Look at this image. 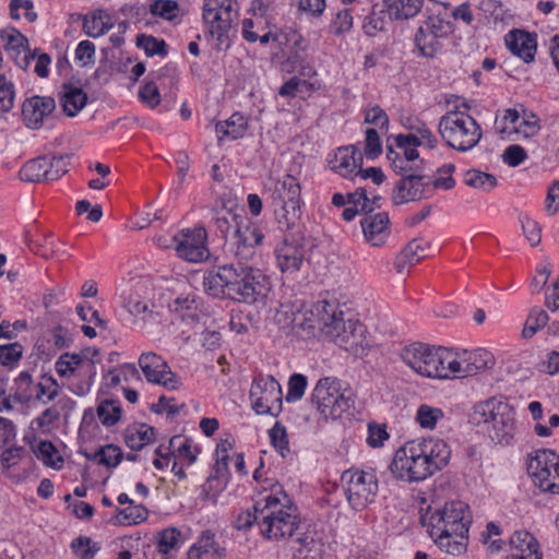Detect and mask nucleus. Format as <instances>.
Wrapping results in <instances>:
<instances>
[{
	"label": "nucleus",
	"instance_id": "nucleus-1",
	"mask_svg": "<svg viewBox=\"0 0 559 559\" xmlns=\"http://www.w3.org/2000/svg\"><path fill=\"white\" fill-rule=\"evenodd\" d=\"M203 288L213 297H226L248 306L265 305L271 290L270 277L248 263H226L207 270Z\"/></svg>",
	"mask_w": 559,
	"mask_h": 559
},
{
	"label": "nucleus",
	"instance_id": "nucleus-2",
	"mask_svg": "<svg viewBox=\"0 0 559 559\" xmlns=\"http://www.w3.org/2000/svg\"><path fill=\"white\" fill-rule=\"evenodd\" d=\"M450 457L451 450L442 439H415L395 452L391 472L400 480L420 481L442 469Z\"/></svg>",
	"mask_w": 559,
	"mask_h": 559
},
{
	"label": "nucleus",
	"instance_id": "nucleus-3",
	"mask_svg": "<svg viewBox=\"0 0 559 559\" xmlns=\"http://www.w3.org/2000/svg\"><path fill=\"white\" fill-rule=\"evenodd\" d=\"M299 526L298 509L280 487L263 498L259 528L264 538H295L300 546L306 547L310 544L309 537L298 533Z\"/></svg>",
	"mask_w": 559,
	"mask_h": 559
},
{
	"label": "nucleus",
	"instance_id": "nucleus-4",
	"mask_svg": "<svg viewBox=\"0 0 559 559\" xmlns=\"http://www.w3.org/2000/svg\"><path fill=\"white\" fill-rule=\"evenodd\" d=\"M471 522L468 506L462 501H450L430 514L428 533L448 554L460 555L466 548Z\"/></svg>",
	"mask_w": 559,
	"mask_h": 559
},
{
	"label": "nucleus",
	"instance_id": "nucleus-5",
	"mask_svg": "<svg viewBox=\"0 0 559 559\" xmlns=\"http://www.w3.org/2000/svg\"><path fill=\"white\" fill-rule=\"evenodd\" d=\"M469 421L497 444L509 445L514 439L515 412L506 402L489 399L477 403L469 416Z\"/></svg>",
	"mask_w": 559,
	"mask_h": 559
},
{
	"label": "nucleus",
	"instance_id": "nucleus-6",
	"mask_svg": "<svg viewBox=\"0 0 559 559\" xmlns=\"http://www.w3.org/2000/svg\"><path fill=\"white\" fill-rule=\"evenodd\" d=\"M311 314L321 333L340 346L348 344L362 328L355 316L336 300H319Z\"/></svg>",
	"mask_w": 559,
	"mask_h": 559
},
{
	"label": "nucleus",
	"instance_id": "nucleus-7",
	"mask_svg": "<svg viewBox=\"0 0 559 559\" xmlns=\"http://www.w3.org/2000/svg\"><path fill=\"white\" fill-rule=\"evenodd\" d=\"M439 133L448 146L467 152L475 147L483 131L477 121L465 111L450 110L439 121Z\"/></svg>",
	"mask_w": 559,
	"mask_h": 559
},
{
	"label": "nucleus",
	"instance_id": "nucleus-8",
	"mask_svg": "<svg viewBox=\"0 0 559 559\" xmlns=\"http://www.w3.org/2000/svg\"><path fill=\"white\" fill-rule=\"evenodd\" d=\"M300 185L292 175H285L275 185L273 192L274 214L278 227L284 231L299 228L301 219Z\"/></svg>",
	"mask_w": 559,
	"mask_h": 559
},
{
	"label": "nucleus",
	"instance_id": "nucleus-9",
	"mask_svg": "<svg viewBox=\"0 0 559 559\" xmlns=\"http://www.w3.org/2000/svg\"><path fill=\"white\" fill-rule=\"evenodd\" d=\"M233 0L204 1L203 21L217 50H227L230 46V37L235 33L234 23L237 20Z\"/></svg>",
	"mask_w": 559,
	"mask_h": 559
},
{
	"label": "nucleus",
	"instance_id": "nucleus-10",
	"mask_svg": "<svg viewBox=\"0 0 559 559\" xmlns=\"http://www.w3.org/2000/svg\"><path fill=\"white\" fill-rule=\"evenodd\" d=\"M354 394L342 389L336 378L320 379L311 394V402L325 419H337L354 405Z\"/></svg>",
	"mask_w": 559,
	"mask_h": 559
},
{
	"label": "nucleus",
	"instance_id": "nucleus-11",
	"mask_svg": "<svg viewBox=\"0 0 559 559\" xmlns=\"http://www.w3.org/2000/svg\"><path fill=\"white\" fill-rule=\"evenodd\" d=\"M341 484L348 504L355 511H362L376 501L379 484L373 471L346 469L341 475Z\"/></svg>",
	"mask_w": 559,
	"mask_h": 559
},
{
	"label": "nucleus",
	"instance_id": "nucleus-12",
	"mask_svg": "<svg viewBox=\"0 0 559 559\" xmlns=\"http://www.w3.org/2000/svg\"><path fill=\"white\" fill-rule=\"evenodd\" d=\"M527 473L540 490L559 495V455L548 449H540L528 455Z\"/></svg>",
	"mask_w": 559,
	"mask_h": 559
},
{
	"label": "nucleus",
	"instance_id": "nucleus-13",
	"mask_svg": "<svg viewBox=\"0 0 559 559\" xmlns=\"http://www.w3.org/2000/svg\"><path fill=\"white\" fill-rule=\"evenodd\" d=\"M263 239L264 234L261 228L247 218L246 223H242L227 238L225 251L237 260L236 263H248L257 257L258 247Z\"/></svg>",
	"mask_w": 559,
	"mask_h": 559
},
{
	"label": "nucleus",
	"instance_id": "nucleus-14",
	"mask_svg": "<svg viewBox=\"0 0 559 559\" xmlns=\"http://www.w3.org/2000/svg\"><path fill=\"white\" fill-rule=\"evenodd\" d=\"M282 388L273 376H258L250 389V400L258 415L276 417L282 412Z\"/></svg>",
	"mask_w": 559,
	"mask_h": 559
},
{
	"label": "nucleus",
	"instance_id": "nucleus-15",
	"mask_svg": "<svg viewBox=\"0 0 559 559\" xmlns=\"http://www.w3.org/2000/svg\"><path fill=\"white\" fill-rule=\"evenodd\" d=\"M138 362L147 382L171 391L178 390L182 385L181 379L171 371L160 355L145 352L140 355Z\"/></svg>",
	"mask_w": 559,
	"mask_h": 559
},
{
	"label": "nucleus",
	"instance_id": "nucleus-16",
	"mask_svg": "<svg viewBox=\"0 0 559 559\" xmlns=\"http://www.w3.org/2000/svg\"><path fill=\"white\" fill-rule=\"evenodd\" d=\"M438 347L415 342L401 350V359L417 374L435 379L436 356Z\"/></svg>",
	"mask_w": 559,
	"mask_h": 559
},
{
	"label": "nucleus",
	"instance_id": "nucleus-17",
	"mask_svg": "<svg viewBox=\"0 0 559 559\" xmlns=\"http://www.w3.org/2000/svg\"><path fill=\"white\" fill-rule=\"evenodd\" d=\"M178 255L189 262L198 263L209 257L206 230L203 227L182 230L173 238Z\"/></svg>",
	"mask_w": 559,
	"mask_h": 559
},
{
	"label": "nucleus",
	"instance_id": "nucleus-18",
	"mask_svg": "<svg viewBox=\"0 0 559 559\" xmlns=\"http://www.w3.org/2000/svg\"><path fill=\"white\" fill-rule=\"evenodd\" d=\"M276 265L283 274H296L305 261L306 248L304 238L294 234L286 235L275 249Z\"/></svg>",
	"mask_w": 559,
	"mask_h": 559
},
{
	"label": "nucleus",
	"instance_id": "nucleus-19",
	"mask_svg": "<svg viewBox=\"0 0 559 559\" xmlns=\"http://www.w3.org/2000/svg\"><path fill=\"white\" fill-rule=\"evenodd\" d=\"M423 173L401 177L392 191V202L395 205L428 199L431 193L430 182L426 181Z\"/></svg>",
	"mask_w": 559,
	"mask_h": 559
},
{
	"label": "nucleus",
	"instance_id": "nucleus-20",
	"mask_svg": "<svg viewBox=\"0 0 559 559\" xmlns=\"http://www.w3.org/2000/svg\"><path fill=\"white\" fill-rule=\"evenodd\" d=\"M56 108V102L48 96H32L25 99L22 106V116L28 128L37 129L41 127L45 117L52 114Z\"/></svg>",
	"mask_w": 559,
	"mask_h": 559
},
{
	"label": "nucleus",
	"instance_id": "nucleus-21",
	"mask_svg": "<svg viewBox=\"0 0 559 559\" xmlns=\"http://www.w3.org/2000/svg\"><path fill=\"white\" fill-rule=\"evenodd\" d=\"M362 153L354 145L338 147L334 158L329 160L331 170L344 178L356 176V171L362 166Z\"/></svg>",
	"mask_w": 559,
	"mask_h": 559
},
{
	"label": "nucleus",
	"instance_id": "nucleus-22",
	"mask_svg": "<svg viewBox=\"0 0 559 559\" xmlns=\"http://www.w3.org/2000/svg\"><path fill=\"white\" fill-rule=\"evenodd\" d=\"M504 43L508 49L524 62L530 63L534 60L537 48L536 34L513 29L506 35Z\"/></svg>",
	"mask_w": 559,
	"mask_h": 559
},
{
	"label": "nucleus",
	"instance_id": "nucleus-23",
	"mask_svg": "<svg viewBox=\"0 0 559 559\" xmlns=\"http://www.w3.org/2000/svg\"><path fill=\"white\" fill-rule=\"evenodd\" d=\"M461 350L438 347L436 356L435 379L462 378Z\"/></svg>",
	"mask_w": 559,
	"mask_h": 559
},
{
	"label": "nucleus",
	"instance_id": "nucleus-24",
	"mask_svg": "<svg viewBox=\"0 0 559 559\" xmlns=\"http://www.w3.org/2000/svg\"><path fill=\"white\" fill-rule=\"evenodd\" d=\"M364 236L372 246L382 245L390 234L389 215L385 212L367 214L360 222Z\"/></svg>",
	"mask_w": 559,
	"mask_h": 559
},
{
	"label": "nucleus",
	"instance_id": "nucleus-25",
	"mask_svg": "<svg viewBox=\"0 0 559 559\" xmlns=\"http://www.w3.org/2000/svg\"><path fill=\"white\" fill-rule=\"evenodd\" d=\"M462 378L477 374L478 372L489 369L495 365V358L491 353L484 348L474 350H461Z\"/></svg>",
	"mask_w": 559,
	"mask_h": 559
},
{
	"label": "nucleus",
	"instance_id": "nucleus-26",
	"mask_svg": "<svg viewBox=\"0 0 559 559\" xmlns=\"http://www.w3.org/2000/svg\"><path fill=\"white\" fill-rule=\"evenodd\" d=\"M429 242L424 239H413L395 258L394 267L397 273H403L404 270L419 262L428 255Z\"/></svg>",
	"mask_w": 559,
	"mask_h": 559
},
{
	"label": "nucleus",
	"instance_id": "nucleus-27",
	"mask_svg": "<svg viewBox=\"0 0 559 559\" xmlns=\"http://www.w3.org/2000/svg\"><path fill=\"white\" fill-rule=\"evenodd\" d=\"M448 7L432 11L420 24L426 32L437 34V37L447 38L454 31L453 23L449 20Z\"/></svg>",
	"mask_w": 559,
	"mask_h": 559
},
{
	"label": "nucleus",
	"instance_id": "nucleus-28",
	"mask_svg": "<svg viewBox=\"0 0 559 559\" xmlns=\"http://www.w3.org/2000/svg\"><path fill=\"white\" fill-rule=\"evenodd\" d=\"M60 100L64 112L69 117H74L85 107L87 95L79 86L63 84Z\"/></svg>",
	"mask_w": 559,
	"mask_h": 559
},
{
	"label": "nucleus",
	"instance_id": "nucleus-29",
	"mask_svg": "<svg viewBox=\"0 0 559 559\" xmlns=\"http://www.w3.org/2000/svg\"><path fill=\"white\" fill-rule=\"evenodd\" d=\"M155 438V429L146 424L130 425L124 431V442L132 451H140Z\"/></svg>",
	"mask_w": 559,
	"mask_h": 559
},
{
	"label": "nucleus",
	"instance_id": "nucleus-30",
	"mask_svg": "<svg viewBox=\"0 0 559 559\" xmlns=\"http://www.w3.org/2000/svg\"><path fill=\"white\" fill-rule=\"evenodd\" d=\"M20 178L26 182L50 181L48 156H39L25 163L20 170Z\"/></svg>",
	"mask_w": 559,
	"mask_h": 559
},
{
	"label": "nucleus",
	"instance_id": "nucleus-31",
	"mask_svg": "<svg viewBox=\"0 0 559 559\" xmlns=\"http://www.w3.org/2000/svg\"><path fill=\"white\" fill-rule=\"evenodd\" d=\"M246 216L231 211H219L215 213L213 224L215 230L221 234L226 242L230 234L234 233L235 229H238L242 223H246Z\"/></svg>",
	"mask_w": 559,
	"mask_h": 559
},
{
	"label": "nucleus",
	"instance_id": "nucleus-32",
	"mask_svg": "<svg viewBox=\"0 0 559 559\" xmlns=\"http://www.w3.org/2000/svg\"><path fill=\"white\" fill-rule=\"evenodd\" d=\"M246 129L247 120L245 116L239 112L233 114L225 121H218L215 126V130L218 134V141H222L224 136H228L233 140L242 138Z\"/></svg>",
	"mask_w": 559,
	"mask_h": 559
},
{
	"label": "nucleus",
	"instance_id": "nucleus-33",
	"mask_svg": "<svg viewBox=\"0 0 559 559\" xmlns=\"http://www.w3.org/2000/svg\"><path fill=\"white\" fill-rule=\"evenodd\" d=\"M71 404H73V401L69 397L59 400L56 404L46 408L38 417H36L33 420V424L44 432L50 431L58 424L61 416V409L67 408Z\"/></svg>",
	"mask_w": 559,
	"mask_h": 559
},
{
	"label": "nucleus",
	"instance_id": "nucleus-34",
	"mask_svg": "<svg viewBox=\"0 0 559 559\" xmlns=\"http://www.w3.org/2000/svg\"><path fill=\"white\" fill-rule=\"evenodd\" d=\"M111 17L105 11L92 12L83 21V31L90 37H99L112 27Z\"/></svg>",
	"mask_w": 559,
	"mask_h": 559
},
{
	"label": "nucleus",
	"instance_id": "nucleus-35",
	"mask_svg": "<svg viewBox=\"0 0 559 559\" xmlns=\"http://www.w3.org/2000/svg\"><path fill=\"white\" fill-rule=\"evenodd\" d=\"M443 38L437 37V34L426 32L419 26L415 34V46L421 57L433 58L441 49Z\"/></svg>",
	"mask_w": 559,
	"mask_h": 559
},
{
	"label": "nucleus",
	"instance_id": "nucleus-36",
	"mask_svg": "<svg viewBox=\"0 0 559 559\" xmlns=\"http://www.w3.org/2000/svg\"><path fill=\"white\" fill-rule=\"evenodd\" d=\"M388 141H392V143H390L389 145H392L395 148V153H397L400 157L404 158V160H423L419 157V153L417 151L419 142L416 140L414 135L401 133L391 136Z\"/></svg>",
	"mask_w": 559,
	"mask_h": 559
},
{
	"label": "nucleus",
	"instance_id": "nucleus-37",
	"mask_svg": "<svg viewBox=\"0 0 559 559\" xmlns=\"http://www.w3.org/2000/svg\"><path fill=\"white\" fill-rule=\"evenodd\" d=\"M84 455L87 460L94 461L98 465H104L109 468L117 467L123 457L121 449L115 444L99 447L93 453L85 452Z\"/></svg>",
	"mask_w": 559,
	"mask_h": 559
},
{
	"label": "nucleus",
	"instance_id": "nucleus-38",
	"mask_svg": "<svg viewBox=\"0 0 559 559\" xmlns=\"http://www.w3.org/2000/svg\"><path fill=\"white\" fill-rule=\"evenodd\" d=\"M173 312L178 313L182 320H199V299L192 293L181 294L169 304Z\"/></svg>",
	"mask_w": 559,
	"mask_h": 559
},
{
	"label": "nucleus",
	"instance_id": "nucleus-39",
	"mask_svg": "<svg viewBox=\"0 0 559 559\" xmlns=\"http://www.w3.org/2000/svg\"><path fill=\"white\" fill-rule=\"evenodd\" d=\"M509 551H528V555L543 557L537 539L527 531H516L509 539Z\"/></svg>",
	"mask_w": 559,
	"mask_h": 559
},
{
	"label": "nucleus",
	"instance_id": "nucleus-40",
	"mask_svg": "<svg viewBox=\"0 0 559 559\" xmlns=\"http://www.w3.org/2000/svg\"><path fill=\"white\" fill-rule=\"evenodd\" d=\"M424 0H383L384 7L395 20H408L418 14Z\"/></svg>",
	"mask_w": 559,
	"mask_h": 559
},
{
	"label": "nucleus",
	"instance_id": "nucleus-41",
	"mask_svg": "<svg viewBox=\"0 0 559 559\" xmlns=\"http://www.w3.org/2000/svg\"><path fill=\"white\" fill-rule=\"evenodd\" d=\"M386 158L391 163V167L394 173L401 177L423 173L424 170V160H404V158L400 157V155L395 153V148L392 145H388L386 147Z\"/></svg>",
	"mask_w": 559,
	"mask_h": 559
},
{
	"label": "nucleus",
	"instance_id": "nucleus-42",
	"mask_svg": "<svg viewBox=\"0 0 559 559\" xmlns=\"http://www.w3.org/2000/svg\"><path fill=\"white\" fill-rule=\"evenodd\" d=\"M392 19H394V15L389 12V9L385 8V10H377V8L373 7L371 13L366 17L362 25L365 34L368 36H376L378 33L385 29Z\"/></svg>",
	"mask_w": 559,
	"mask_h": 559
},
{
	"label": "nucleus",
	"instance_id": "nucleus-43",
	"mask_svg": "<svg viewBox=\"0 0 559 559\" xmlns=\"http://www.w3.org/2000/svg\"><path fill=\"white\" fill-rule=\"evenodd\" d=\"M87 353H90V349L84 350L83 354L66 353L63 356L68 360L69 367L75 376L78 372L82 376H90L91 378H95V361L92 358H87Z\"/></svg>",
	"mask_w": 559,
	"mask_h": 559
},
{
	"label": "nucleus",
	"instance_id": "nucleus-44",
	"mask_svg": "<svg viewBox=\"0 0 559 559\" xmlns=\"http://www.w3.org/2000/svg\"><path fill=\"white\" fill-rule=\"evenodd\" d=\"M27 43V38L14 28L0 29V46L2 45L8 52H26Z\"/></svg>",
	"mask_w": 559,
	"mask_h": 559
},
{
	"label": "nucleus",
	"instance_id": "nucleus-45",
	"mask_svg": "<svg viewBox=\"0 0 559 559\" xmlns=\"http://www.w3.org/2000/svg\"><path fill=\"white\" fill-rule=\"evenodd\" d=\"M464 183L468 187L488 192L497 186V179L491 174L471 169L464 175Z\"/></svg>",
	"mask_w": 559,
	"mask_h": 559
},
{
	"label": "nucleus",
	"instance_id": "nucleus-46",
	"mask_svg": "<svg viewBox=\"0 0 559 559\" xmlns=\"http://www.w3.org/2000/svg\"><path fill=\"white\" fill-rule=\"evenodd\" d=\"M136 46L144 50L148 57H165L168 53L167 44L152 35L141 34L136 36Z\"/></svg>",
	"mask_w": 559,
	"mask_h": 559
},
{
	"label": "nucleus",
	"instance_id": "nucleus-47",
	"mask_svg": "<svg viewBox=\"0 0 559 559\" xmlns=\"http://www.w3.org/2000/svg\"><path fill=\"white\" fill-rule=\"evenodd\" d=\"M225 486L226 476H222L214 472V474H211L207 477L205 484L202 486L200 497L203 500H209L215 503L218 495L225 489Z\"/></svg>",
	"mask_w": 559,
	"mask_h": 559
},
{
	"label": "nucleus",
	"instance_id": "nucleus-48",
	"mask_svg": "<svg viewBox=\"0 0 559 559\" xmlns=\"http://www.w3.org/2000/svg\"><path fill=\"white\" fill-rule=\"evenodd\" d=\"M124 306L130 314L140 317L143 322L156 321L157 313L150 309L148 304L141 300L138 296L130 295Z\"/></svg>",
	"mask_w": 559,
	"mask_h": 559
},
{
	"label": "nucleus",
	"instance_id": "nucleus-49",
	"mask_svg": "<svg viewBox=\"0 0 559 559\" xmlns=\"http://www.w3.org/2000/svg\"><path fill=\"white\" fill-rule=\"evenodd\" d=\"M34 452L36 457L47 466L59 469L63 464V460L58 456V451L50 441L39 442Z\"/></svg>",
	"mask_w": 559,
	"mask_h": 559
},
{
	"label": "nucleus",
	"instance_id": "nucleus-50",
	"mask_svg": "<svg viewBox=\"0 0 559 559\" xmlns=\"http://www.w3.org/2000/svg\"><path fill=\"white\" fill-rule=\"evenodd\" d=\"M35 399L43 404H48L57 399L59 385L53 378L45 377L35 385Z\"/></svg>",
	"mask_w": 559,
	"mask_h": 559
},
{
	"label": "nucleus",
	"instance_id": "nucleus-51",
	"mask_svg": "<svg viewBox=\"0 0 559 559\" xmlns=\"http://www.w3.org/2000/svg\"><path fill=\"white\" fill-rule=\"evenodd\" d=\"M441 418H443V412L427 404L420 405L416 413V421L425 429H433Z\"/></svg>",
	"mask_w": 559,
	"mask_h": 559
},
{
	"label": "nucleus",
	"instance_id": "nucleus-52",
	"mask_svg": "<svg viewBox=\"0 0 559 559\" xmlns=\"http://www.w3.org/2000/svg\"><path fill=\"white\" fill-rule=\"evenodd\" d=\"M97 415L104 426H114L121 416L120 405L118 402L106 400L98 405Z\"/></svg>",
	"mask_w": 559,
	"mask_h": 559
},
{
	"label": "nucleus",
	"instance_id": "nucleus-53",
	"mask_svg": "<svg viewBox=\"0 0 559 559\" xmlns=\"http://www.w3.org/2000/svg\"><path fill=\"white\" fill-rule=\"evenodd\" d=\"M548 321V314L540 308H533L526 319L522 335L531 338L539 329L544 328Z\"/></svg>",
	"mask_w": 559,
	"mask_h": 559
},
{
	"label": "nucleus",
	"instance_id": "nucleus-54",
	"mask_svg": "<svg viewBox=\"0 0 559 559\" xmlns=\"http://www.w3.org/2000/svg\"><path fill=\"white\" fill-rule=\"evenodd\" d=\"M195 544L205 555H211L213 558L225 557V548L216 543L215 535L210 530L202 532Z\"/></svg>",
	"mask_w": 559,
	"mask_h": 559
},
{
	"label": "nucleus",
	"instance_id": "nucleus-55",
	"mask_svg": "<svg viewBox=\"0 0 559 559\" xmlns=\"http://www.w3.org/2000/svg\"><path fill=\"white\" fill-rule=\"evenodd\" d=\"M169 448L180 459L187 460L189 463H193L197 459V454L192 449L191 440L183 436H174L169 440Z\"/></svg>",
	"mask_w": 559,
	"mask_h": 559
},
{
	"label": "nucleus",
	"instance_id": "nucleus-56",
	"mask_svg": "<svg viewBox=\"0 0 559 559\" xmlns=\"http://www.w3.org/2000/svg\"><path fill=\"white\" fill-rule=\"evenodd\" d=\"M11 17L19 20L24 16L27 22L33 23L37 20V13L34 11L32 0H11L10 2Z\"/></svg>",
	"mask_w": 559,
	"mask_h": 559
},
{
	"label": "nucleus",
	"instance_id": "nucleus-57",
	"mask_svg": "<svg viewBox=\"0 0 559 559\" xmlns=\"http://www.w3.org/2000/svg\"><path fill=\"white\" fill-rule=\"evenodd\" d=\"M179 11V5L175 0H154L150 4V12L153 15L162 19L171 21L174 20Z\"/></svg>",
	"mask_w": 559,
	"mask_h": 559
},
{
	"label": "nucleus",
	"instance_id": "nucleus-58",
	"mask_svg": "<svg viewBox=\"0 0 559 559\" xmlns=\"http://www.w3.org/2000/svg\"><path fill=\"white\" fill-rule=\"evenodd\" d=\"M146 515L147 511L143 506L131 504L128 508L118 510L117 523L127 525L136 524L143 522Z\"/></svg>",
	"mask_w": 559,
	"mask_h": 559
},
{
	"label": "nucleus",
	"instance_id": "nucleus-59",
	"mask_svg": "<svg viewBox=\"0 0 559 559\" xmlns=\"http://www.w3.org/2000/svg\"><path fill=\"white\" fill-rule=\"evenodd\" d=\"M520 223L522 227L523 235L530 242L532 247H536L542 241V227L540 225L528 217L527 215L520 216Z\"/></svg>",
	"mask_w": 559,
	"mask_h": 559
},
{
	"label": "nucleus",
	"instance_id": "nucleus-60",
	"mask_svg": "<svg viewBox=\"0 0 559 559\" xmlns=\"http://www.w3.org/2000/svg\"><path fill=\"white\" fill-rule=\"evenodd\" d=\"M307 384L308 382L306 376L301 373L292 374L288 380V391L286 394V401L288 403H294L301 400V397L305 394Z\"/></svg>",
	"mask_w": 559,
	"mask_h": 559
},
{
	"label": "nucleus",
	"instance_id": "nucleus-61",
	"mask_svg": "<svg viewBox=\"0 0 559 559\" xmlns=\"http://www.w3.org/2000/svg\"><path fill=\"white\" fill-rule=\"evenodd\" d=\"M14 84L7 79L4 73L0 74V110L10 111L14 105Z\"/></svg>",
	"mask_w": 559,
	"mask_h": 559
},
{
	"label": "nucleus",
	"instance_id": "nucleus-62",
	"mask_svg": "<svg viewBox=\"0 0 559 559\" xmlns=\"http://www.w3.org/2000/svg\"><path fill=\"white\" fill-rule=\"evenodd\" d=\"M455 169V166L453 164H444L440 168H438L437 174L439 177H437L431 183L430 188L432 189H443V190H451L455 186V180L452 177V174Z\"/></svg>",
	"mask_w": 559,
	"mask_h": 559
},
{
	"label": "nucleus",
	"instance_id": "nucleus-63",
	"mask_svg": "<svg viewBox=\"0 0 559 559\" xmlns=\"http://www.w3.org/2000/svg\"><path fill=\"white\" fill-rule=\"evenodd\" d=\"M71 548L80 559H91L99 550L90 537L84 536L73 539Z\"/></svg>",
	"mask_w": 559,
	"mask_h": 559
},
{
	"label": "nucleus",
	"instance_id": "nucleus-64",
	"mask_svg": "<svg viewBox=\"0 0 559 559\" xmlns=\"http://www.w3.org/2000/svg\"><path fill=\"white\" fill-rule=\"evenodd\" d=\"M180 536L181 533L176 527L162 531L157 540L158 551L165 555L168 554L177 546Z\"/></svg>",
	"mask_w": 559,
	"mask_h": 559
}]
</instances>
